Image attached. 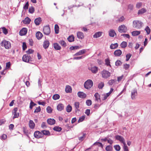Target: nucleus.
I'll return each mask as SVG.
<instances>
[{"mask_svg":"<svg viewBox=\"0 0 151 151\" xmlns=\"http://www.w3.org/2000/svg\"><path fill=\"white\" fill-rule=\"evenodd\" d=\"M93 83L90 79H88L86 81L84 84V87L86 89L90 88L93 86Z\"/></svg>","mask_w":151,"mask_h":151,"instance_id":"obj_3","label":"nucleus"},{"mask_svg":"<svg viewBox=\"0 0 151 151\" xmlns=\"http://www.w3.org/2000/svg\"><path fill=\"white\" fill-rule=\"evenodd\" d=\"M142 23L139 21L135 20L133 22V26L134 28L136 29H140L142 27Z\"/></svg>","mask_w":151,"mask_h":151,"instance_id":"obj_1","label":"nucleus"},{"mask_svg":"<svg viewBox=\"0 0 151 151\" xmlns=\"http://www.w3.org/2000/svg\"><path fill=\"white\" fill-rule=\"evenodd\" d=\"M104 86V83L103 82H101L98 85V88L99 89H102Z\"/></svg>","mask_w":151,"mask_h":151,"instance_id":"obj_55","label":"nucleus"},{"mask_svg":"<svg viewBox=\"0 0 151 151\" xmlns=\"http://www.w3.org/2000/svg\"><path fill=\"white\" fill-rule=\"evenodd\" d=\"M116 79H111L108 81V83L109 85H111L116 82Z\"/></svg>","mask_w":151,"mask_h":151,"instance_id":"obj_41","label":"nucleus"},{"mask_svg":"<svg viewBox=\"0 0 151 151\" xmlns=\"http://www.w3.org/2000/svg\"><path fill=\"white\" fill-rule=\"evenodd\" d=\"M59 42L62 46L64 47H65L66 46V44L64 41H60Z\"/></svg>","mask_w":151,"mask_h":151,"instance_id":"obj_47","label":"nucleus"},{"mask_svg":"<svg viewBox=\"0 0 151 151\" xmlns=\"http://www.w3.org/2000/svg\"><path fill=\"white\" fill-rule=\"evenodd\" d=\"M35 105H36V104L31 101L30 104L29 108L30 109H32L33 107Z\"/></svg>","mask_w":151,"mask_h":151,"instance_id":"obj_57","label":"nucleus"},{"mask_svg":"<svg viewBox=\"0 0 151 151\" xmlns=\"http://www.w3.org/2000/svg\"><path fill=\"white\" fill-rule=\"evenodd\" d=\"M41 132L43 134L45 135H50V132L48 130H44L41 131Z\"/></svg>","mask_w":151,"mask_h":151,"instance_id":"obj_33","label":"nucleus"},{"mask_svg":"<svg viewBox=\"0 0 151 151\" xmlns=\"http://www.w3.org/2000/svg\"><path fill=\"white\" fill-rule=\"evenodd\" d=\"M42 133L38 131L35 132L34 133V136L35 137L38 139L41 138L42 137Z\"/></svg>","mask_w":151,"mask_h":151,"instance_id":"obj_14","label":"nucleus"},{"mask_svg":"<svg viewBox=\"0 0 151 151\" xmlns=\"http://www.w3.org/2000/svg\"><path fill=\"white\" fill-rule=\"evenodd\" d=\"M60 95L58 94H55L52 96L53 99L54 100H56L60 98Z\"/></svg>","mask_w":151,"mask_h":151,"instance_id":"obj_43","label":"nucleus"},{"mask_svg":"<svg viewBox=\"0 0 151 151\" xmlns=\"http://www.w3.org/2000/svg\"><path fill=\"white\" fill-rule=\"evenodd\" d=\"M62 128L59 126H55L53 128V129L56 131L60 132L62 130Z\"/></svg>","mask_w":151,"mask_h":151,"instance_id":"obj_34","label":"nucleus"},{"mask_svg":"<svg viewBox=\"0 0 151 151\" xmlns=\"http://www.w3.org/2000/svg\"><path fill=\"white\" fill-rule=\"evenodd\" d=\"M84 57L83 56L75 57L73 58V60H80L83 58Z\"/></svg>","mask_w":151,"mask_h":151,"instance_id":"obj_60","label":"nucleus"},{"mask_svg":"<svg viewBox=\"0 0 151 151\" xmlns=\"http://www.w3.org/2000/svg\"><path fill=\"white\" fill-rule=\"evenodd\" d=\"M140 33V31H133L132 32V34L133 36H135L139 35Z\"/></svg>","mask_w":151,"mask_h":151,"instance_id":"obj_31","label":"nucleus"},{"mask_svg":"<svg viewBox=\"0 0 151 151\" xmlns=\"http://www.w3.org/2000/svg\"><path fill=\"white\" fill-rule=\"evenodd\" d=\"M1 45L2 47H4L6 49H8L11 47L10 42L5 40H3L1 43Z\"/></svg>","mask_w":151,"mask_h":151,"instance_id":"obj_2","label":"nucleus"},{"mask_svg":"<svg viewBox=\"0 0 151 151\" xmlns=\"http://www.w3.org/2000/svg\"><path fill=\"white\" fill-rule=\"evenodd\" d=\"M145 30L146 31L147 35L150 34V29L148 26H147L146 28L145 29Z\"/></svg>","mask_w":151,"mask_h":151,"instance_id":"obj_49","label":"nucleus"},{"mask_svg":"<svg viewBox=\"0 0 151 151\" xmlns=\"http://www.w3.org/2000/svg\"><path fill=\"white\" fill-rule=\"evenodd\" d=\"M11 63L10 62H8L6 63V69L9 68L10 66Z\"/></svg>","mask_w":151,"mask_h":151,"instance_id":"obj_63","label":"nucleus"},{"mask_svg":"<svg viewBox=\"0 0 151 151\" xmlns=\"http://www.w3.org/2000/svg\"><path fill=\"white\" fill-rule=\"evenodd\" d=\"M121 64V62L119 60H117L115 62V65L116 66H119Z\"/></svg>","mask_w":151,"mask_h":151,"instance_id":"obj_61","label":"nucleus"},{"mask_svg":"<svg viewBox=\"0 0 151 151\" xmlns=\"http://www.w3.org/2000/svg\"><path fill=\"white\" fill-rule=\"evenodd\" d=\"M100 74L101 75L102 78L106 79L109 78L111 75L110 72L105 70H104L102 71Z\"/></svg>","mask_w":151,"mask_h":151,"instance_id":"obj_4","label":"nucleus"},{"mask_svg":"<svg viewBox=\"0 0 151 151\" xmlns=\"http://www.w3.org/2000/svg\"><path fill=\"white\" fill-rule=\"evenodd\" d=\"M47 123L50 125H53L55 124V121L54 119H48L47 120Z\"/></svg>","mask_w":151,"mask_h":151,"instance_id":"obj_24","label":"nucleus"},{"mask_svg":"<svg viewBox=\"0 0 151 151\" xmlns=\"http://www.w3.org/2000/svg\"><path fill=\"white\" fill-rule=\"evenodd\" d=\"M142 3L141 2H138L136 4V7L139 9V8L142 6Z\"/></svg>","mask_w":151,"mask_h":151,"instance_id":"obj_56","label":"nucleus"},{"mask_svg":"<svg viewBox=\"0 0 151 151\" xmlns=\"http://www.w3.org/2000/svg\"><path fill=\"white\" fill-rule=\"evenodd\" d=\"M50 42L48 40H46L43 43V47L45 49H46L47 48L49 45Z\"/></svg>","mask_w":151,"mask_h":151,"instance_id":"obj_15","label":"nucleus"},{"mask_svg":"<svg viewBox=\"0 0 151 151\" xmlns=\"http://www.w3.org/2000/svg\"><path fill=\"white\" fill-rule=\"evenodd\" d=\"M109 96V93H107L106 94L102 95V96L103 98H101L102 99V100H105L107 98V97H108Z\"/></svg>","mask_w":151,"mask_h":151,"instance_id":"obj_38","label":"nucleus"},{"mask_svg":"<svg viewBox=\"0 0 151 151\" xmlns=\"http://www.w3.org/2000/svg\"><path fill=\"white\" fill-rule=\"evenodd\" d=\"M24 134L27 137H28V132L27 130L24 127H23L22 128Z\"/></svg>","mask_w":151,"mask_h":151,"instance_id":"obj_42","label":"nucleus"},{"mask_svg":"<svg viewBox=\"0 0 151 151\" xmlns=\"http://www.w3.org/2000/svg\"><path fill=\"white\" fill-rule=\"evenodd\" d=\"M86 52L85 50H80L74 55V56L80 55L84 54Z\"/></svg>","mask_w":151,"mask_h":151,"instance_id":"obj_22","label":"nucleus"},{"mask_svg":"<svg viewBox=\"0 0 151 151\" xmlns=\"http://www.w3.org/2000/svg\"><path fill=\"white\" fill-rule=\"evenodd\" d=\"M102 32H97L95 33L93 35V37L94 38H97L101 36Z\"/></svg>","mask_w":151,"mask_h":151,"instance_id":"obj_29","label":"nucleus"},{"mask_svg":"<svg viewBox=\"0 0 151 151\" xmlns=\"http://www.w3.org/2000/svg\"><path fill=\"white\" fill-rule=\"evenodd\" d=\"M65 90L66 93H70L72 91L71 86H67L65 88Z\"/></svg>","mask_w":151,"mask_h":151,"instance_id":"obj_30","label":"nucleus"},{"mask_svg":"<svg viewBox=\"0 0 151 151\" xmlns=\"http://www.w3.org/2000/svg\"><path fill=\"white\" fill-rule=\"evenodd\" d=\"M88 70L91 72L92 73H96L98 71V68L96 66H91L88 68Z\"/></svg>","mask_w":151,"mask_h":151,"instance_id":"obj_7","label":"nucleus"},{"mask_svg":"<svg viewBox=\"0 0 151 151\" xmlns=\"http://www.w3.org/2000/svg\"><path fill=\"white\" fill-rule=\"evenodd\" d=\"M55 30L56 34H58L59 31V27L58 25L56 24L55 26Z\"/></svg>","mask_w":151,"mask_h":151,"instance_id":"obj_39","label":"nucleus"},{"mask_svg":"<svg viewBox=\"0 0 151 151\" xmlns=\"http://www.w3.org/2000/svg\"><path fill=\"white\" fill-rule=\"evenodd\" d=\"M22 60L25 62L30 63V62L32 61V58L29 55L25 54L23 55L22 57Z\"/></svg>","mask_w":151,"mask_h":151,"instance_id":"obj_5","label":"nucleus"},{"mask_svg":"<svg viewBox=\"0 0 151 151\" xmlns=\"http://www.w3.org/2000/svg\"><path fill=\"white\" fill-rule=\"evenodd\" d=\"M34 52V51L32 49H29L26 51V52L27 53V55H29L30 54L33 53Z\"/></svg>","mask_w":151,"mask_h":151,"instance_id":"obj_52","label":"nucleus"},{"mask_svg":"<svg viewBox=\"0 0 151 151\" xmlns=\"http://www.w3.org/2000/svg\"><path fill=\"white\" fill-rule=\"evenodd\" d=\"M44 33L47 35H48L50 33V27L49 26H45L44 27L43 29Z\"/></svg>","mask_w":151,"mask_h":151,"instance_id":"obj_8","label":"nucleus"},{"mask_svg":"<svg viewBox=\"0 0 151 151\" xmlns=\"http://www.w3.org/2000/svg\"><path fill=\"white\" fill-rule=\"evenodd\" d=\"M35 11V8L33 6H31L29 7V12L31 14H32Z\"/></svg>","mask_w":151,"mask_h":151,"instance_id":"obj_46","label":"nucleus"},{"mask_svg":"<svg viewBox=\"0 0 151 151\" xmlns=\"http://www.w3.org/2000/svg\"><path fill=\"white\" fill-rule=\"evenodd\" d=\"M29 126L31 129H33L35 127V124L32 120H30L29 121Z\"/></svg>","mask_w":151,"mask_h":151,"instance_id":"obj_23","label":"nucleus"},{"mask_svg":"<svg viewBox=\"0 0 151 151\" xmlns=\"http://www.w3.org/2000/svg\"><path fill=\"white\" fill-rule=\"evenodd\" d=\"M115 138L116 139L119 140L121 143L125 145L126 144L125 140L124 138L121 136L117 135L115 136Z\"/></svg>","mask_w":151,"mask_h":151,"instance_id":"obj_10","label":"nucleus"},{"mask_svg":"<svg viewBox=\"0 0 151 151\" xmlns=\"http://www.w3.org/2000/svg\"><path fill=\"white\" fill-rule=\"evenodd\" d=\"M132 56V55L130 54H128L126 55V61H128L129 60L130 58H131V56Z\"/></svg>","mask_w":151,"mask_h":151,"instance_id":"obj_58","label":"nucleus"},{"mask_svg":"<svg viewBox=\"0 0 151 151\" xmlns=\"http://www.w3.org/2000/svg\"><path fill=\"white\" fill-rule=\"evenodd\" d=\"M95 98V101L97 102H99L101 101V99L100 98V96L99 93H96L94 95Z\"/></svg>","mask_w":151,"mask_h":151,"instance_id":"obj_13","label":"nucleus"},{"mask_svg":"<svg viewBox=\"0 0 151 151\" xmlns=\"http://www.w3.org/2000/svg\"><path fill=\"white\" fill-rule=\"evenodd\" d=\"M47 111L48 113H50L52 111V109L50 106H48L47 108Z\"/></svg>","mask_w":151,"mask_h":151,"instance_id":"obj_53","label":"nucleus"},{"mask_svg":"<svg viewBox=\"0 0 151 151\" xmlns=\"http://www.w3.org/2000/svg\"><path fill=\"white\" fill-rule=\"evenodd\" d=\"M72 106L69 105L67 106L66 108V110L67 112H70L72 110Z\"/></svg>","mask_w":151,"mask_h":151,"instance_id":"obj_40","label":"nucleus"},{"mask_svg":"<svg viewBox=\"0 0 151 151\" xmlns=\"http://www.w3.org/2000/svg\"><path fill=\"white\" fill-rule=\"evenodd\" d=\"M110 62L109 59H106L105 60V63L107 66L109 65L111 66L110 64Z\"/></svg>","mask_w":151,"mask_h":151,"instance_id":"obj_62","label":"nucleus"},{"mask_svg":"<svg viewBox=\"0 0 151 151\" xmlns=\"http://www.w3.org/2000/svg\"><path fill=\"white\" fill-rule=\"evenodd\" d=\"M137 93L136 89H134L131 91V97L132 100H134L136 99V97L137 96Z\"/></svg>","mask_w":151,"mask_h":151,"instance_id":"obj_9","label":"nucleus"},{"mask_svg":"<svg viewBox=\"0 0 151 151\" xmlns=\"http://www.w3.org/2000/svg\"><path fill=\"white\" fill-rule=\"evenodd\" d=\"M64 105L62 104H59L57 106V109L59 111H61L64 109Z\"/></svg>","mask_w":151,"mask_h":151,"instance_id":"obj_20","label":"nucleus"},{"mask_svg":"<svg viewBox=\"0 0 151 151\" xmlns=\"http://www.w3.org/2000/svg\"><path fill=\"white\" fill-rule=\"evenodd\" d=\"M124 151H129L128 147L126 145V144L124 145Z\"/></svg>","mask_w":151,"mask_h":151,"instance_id":"obj_64","label":"nucleus"},{"mask_svg":"<svg viewBox=\"0 0 151 151\" xmlns=\"http://www.w3.org/2000/svg\"><path fill=\"white\" fill-rule=\"evenodd\" d=\"M1 29L2 30L3 33L5 35H6L8 33V32L7 29H6L5 27H2Z\"/></svg>","mask_w":151,"mask_h":151,"instance_id":"obj_48","label":"nucleus"},{"mask_svg":"<svg viewBox=\"0 0 151 151\" xmlns=\"http://www.w3.org/2000/svg\"><path fill=\"white\" fill-rule=\"evenodd\" d=\"M18 110V109L17 108H15L12 111V114L13 115L12 118L14 119L16 118H17L19 116V113H17V112Z\"/></svg>","mask_w":151,"mask_h":151,"instance_id":"obj_11","label":"nucleus"},{"mask_svg":"<svg viewBox=\"0 0 151 151\" xmlns=\"http://www.w3.org/2000/svg\"><path fill=\"white\" fill-rule=\"evenodd\" d=\"M114 147L115 150L117 151H119L121 148L120 146L118 145H114Z\"/></svg>","mask_w":151,"mask_h":151,"instance_id":"obj_51","label":"nucleus"},{"mask_svg":"<svg viewBox=\"0 0 151 151\" xmlns=\"http://www.w3.org/2000/svg\"><path fill=\"white\" fill-rule=\"evenodd\" d=\"M122 53V52L120 50H115L114 52V54L115 56H119Z\"/></svg>","mask_w":151,"mask_h":151,"instance_id":"obj_19","label":"nucleus"},{"mask_svg":"<svg viewBox=\"0 0 151 151\" xmlns=\"http://www.w3.org/2000/svg\"><path fill=\"white\" fill-rule=\"evenodd\" d=\"M127 45V43L126 42L123 41L121 44V46L122 48H125Z\"/></svg>","mask_w":151,"mask_h":151,"instance_id":"obj_45","label":"nucleus"},{"mask_svg":"<svg viewBox=\"0 0 151 151\" xmlns=\"http://www.w3.org/2000/svg\"><path fill=\"white\" fill-rule=\"evenodd\" d=\"M40 110L41 109L40 107L39 106L38 107L36 108V109L35 110L34 112L35 113H37L38 112L40 111Z\"/></svg>","mask_w":151,"mask_h":151,"instance_id":"obj_59","label":"nucleus"},{"mask_svg":"<svg viewBox=\"0 0 151 151\" xmlns=\"http://www.w3.org/2000/svg\"><path fill=\"white\" fill-rule=\"evenodd\" d=\"M85 118V115L80 117L78 120V122H82L84 119Z\"/></svg>","mask_w":151,"mask_h":151,"instance_id":"obj_50","label":"nucleus"},{"mask_svg":"<svg viewBox=\"0 0 151 151\" xmlns=\"http://www.w3.org/2000/svg\"><path fill=\"white\" fill-rule=\"evenodd\" d=\"M78 95L79 97L81 98H84L86 96V95L85 93L81 92H78Z\"/></svg>","mask_w":151,"mask_h":151,"instance_id":"obj_18","label":"nucleus"},{"mask_svg":"<svg viewBox=\"0 0 151 151\" xmlns=\"http://www.w3.org/2000/svg\"><path fill=\"white\" fill-rule=\"evenodd\" d=\"M77 37L79 39H82L84 38L83 34L82 32H78L77 33Z\"/></svg>","mask_w":151,"mask_h":151,"instance_id":"obj_17","label":"nucleus"},{"mask_svg":"<svg viewBox=\"0 0 151 151\" xmlns=\"http://www.w3.org/2000/svg\"><path fill=\"white\" fill-rule=\"evenodd\" d=\"M86 104L88 106H90L92 104V101L90 100H88L86 101Z\"/></svg>","mask_w":151,"mask_h":151,"instance_id":"obj_54","label":"nucleus"},{"mask_svg":"<svg viewBox=\"0 0 151 151\" xmlns=\"http://www.w3.org/2000/svg\"><path fill=\"white\" fill-rule=\"evenodd\" d=\"M105 149L106 151H112L113 147L109 145L106 146Z\"/></svg>","mask_w":151,"mask_h":151,"instance_id":"obj_35","label":"nucleus"},{"mask_svg":"<svg viewBox=\"0 0 151 151\" xmlns=\"http://www.w3.org/2000/svg\"><path fill=\"white\" fill-rule=\"evenodd\" d=\"M127 30V27L124 25H122L118 27V31L120 32H126Z\"/></svg>","mask_w":151,"mask_h":151,"instance_id":"obj_6","label":"nucleus"},{"mask_svg":"<svg viewBox=\"0 0 151 151\" xmlns=\"http://www.w3.org/2000/svg\"><path fill=\"white\" fill-rule=\"evenodd\" d=\"M118 46V44L117 43L115 44H112L110 46V47L111 49H114L116 48Z\"/></svg>","mask_w":151,"mask_h":151,"instance_id":"obj_37","label":"nucleus"},{"mask_svg":"<svg viewBox=\"0 0 151 151\" xmlns=\"http://www.w3.org/2000/svg\"><path fill=\"white\" fill-rule=\"evenodd\" d=\"M116 34L115 31L113 29L110 30L109 32V35L111 37H114Z\"/></svg>","mask_w":151,"mask_h":151,"instance_id":"obj_26","label":"nucleus"},{"mask_svg":"<svg viewBox=\"0 0 151 151\" xmlns=\"http://www.w3.org/2000/svg\"><path fill=\"white\" fill-rule=\"evenodd\" d=\"M53 46L54 48L56 50H60L61 49L60 46L57 43H54Z\"/></svg>","mask_w":151,"mask_h":151,"instance_id":"obj_27","label":"nucleus"},{"mask_svg":"<svg viewBox=\"0 0 151 151\" xmlns=\"http://www.w3.org/2000/svg\"><path fill=\"white\" fill-rule=\"evenodd\" d=\"M74 37L73 35H71L68 38V40L70 42H72L74 41Z\"/></svg>","mask_w":151,"mask_h":151,"instance_id":"obj_36","label":"nucleus"},{"mask_svg":"<svg viewBox=\"0 0 151 151\" xmlns=\"http://www.w3.org/2000/svg\"><path fill=\"white\" fill-rule=\"evenodd\" d=\"M27 31V29L26 28H23L19 31V35L21 36L26 35Z\"/></svg>","mask_w":151,"mask_h":151,"instance_id":"obj_12","label":"nucleus"},{"mask_svg":"<svg viewBox=\"0 0 151 151\" xmlns=\"http://www.w3.org/2000/svg\"><path fill=\"white\" fill-rule=\"evenodd\" d=\"M93 145H97L99 147H101L102 148H103V145L100 142H96L94 143Z\"/></svg>","mask_w":151,"mask_h":151,"instance_id":"obj_44","label":"nucleus"},{"mask_svg":"<svg viewBox=\"0 0 151 151\" xmlns=\"http://www.w3.org/2000/svg\"><path fill=\"white\" fill-rule=\"evenodd\" d=\"M31 21V19L29 17H27L23 20L22 22L24 24H28L30 23Z\"/></svg>","mask_w":151,"mask_h":151,"instance_id":"obj_16","label":"nucleus"},{"mask_svg":"<svg viewBox=\"0 0 151 151\" xmlns=\"http://www.w3.org/2000/svg\"><path fill=\"white\" fill-rule=\"evenodd\" d=\"M79 103L78 102H75L74 104L75 107L76 108V112L77 111H79L78 109L79 107Z\"/></svg>","mask_w":151,"mask_h":151,"instance_id":"obj_28","label":"nucleus"},{"mask_svg":"<svg viewBox=\"0 0 151 151\" xmlns=\"http://www.w3.org/2000/svg\"><path fill=\"white\" fill-rule=\"evenodd\" d=\"M42 20L41 18L39 17L35 19L34 22L36 25H38L40 24V22Z\"/></svg>","mask_w":151,"mask_h":151,"instance_id":"obj_21","label":"nucleus"},{"mask_svg":"<svg viewBox=\"0 0 151 151\" xmlns=\"http://www.w3.org/2000/svg\"><path fill=\"white\" fill-rule=\"evenodd\" d=\"M146 12V10L145 8H142L139 10L138 12V14H143Z\"/></svg>","mask_w":151,"mask_h":151,"instance_id":"obj_32","label":"nucleus"},{"mask_svg":"<svg viewBox=\"0 0 151 151\" xmlns=\"http://www.w3.org/2000/svg\"><path fill=\"white\" fill-rule=\"evenodd\" d=\"M36 36L38 40H40L43 36V35L40 32H38L36 33Z\"/></svg>","mask_w":151,"mask_h":151,"instance_id":"obj_25","label":"nucleus"}]
</instances>
